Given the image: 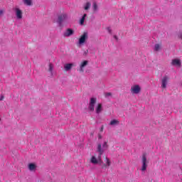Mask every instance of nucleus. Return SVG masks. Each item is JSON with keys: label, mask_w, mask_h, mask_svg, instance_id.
Returning a JSON list of instances; mask_svg holds the SVG:
<instances>
[{"label": "nucleus", "mask_w": 182, "mask_h": 182, "mask_svg": "<svg viewBox=\"0 0 182 182\" xmlns=\"http://www.w3.org/2000/svg\"><path fill=\"white\" fill-rule=\"evenodd\" d=\"M90 163L92 164H98V163H102V156L98 155L97 158H96V156H93L90 159Z\"/></svg>", "instance_id": "obj_1"}, {"label": "nucleus", "mask_w": 182, "mask_h": 182, "mask_svg": "<svg viewBox=\"0 0 182 182\" xmlns=\"http://www.w3.org/2000/svg\"><path fill=\"white\" fill-rule=\"evenodd\" d=\"M96 100L97 99L95 97L90 98V105L88 107V109L90 110V112H95V105H96Z\"/></svg>", "instance_id": "obj_2"}, {"label": "nucleus", "mask_w": 182, "mask_h": 182, "mask_svg": "<svg viewBox=\"0 0 182 182\" xmlns=\"http://www.w3.org/2000/svg\"><path fill=\"white\" fill-rule=\"evenodd\" d=\"M89 38V36L87 35V32H84L82 36H80L79 38V44L83 45L85 42H86L87 39Z\"/></svg>", "instance_id": "obj_3"}, {"label": "nucleus", "mask_w": 182, "mask_h": 182, "mask_svg": "<svg viewBox=\"0 0 182 182\" xmlns=\"http://www.w3.org/2000/svg\"><path fill=\"white\" fill-rule=\"evenodd\" d=\"M147 170V157H146V154L142 156V167L141 171H146Z\"/></svg>", "instance_id": "obj_4"}, {"label": "nucleus", "mask_w": 182, "mask_h": 182, "mask_svg": "<svg viewBox=\"0 0 182 182\" xmlns=\"http://www.w3.org/2000/svg\"><path fill=\"white\" fill-rule=\"evenodd\" d=\"M14 11L16 12V16L17 19H22V16H23L22 10H21L18 8H16L14 9Z\"/></svg>", "instance_id": "obj_5"}, {"label": "nucleus", "mask_w": 182, "mask_h": 182, "mask_svg": "<svg viewBox=\"0 0 182 182\" xmlns=\"http://www.w3.org/2000/svg\"><path fill=\"white\" fill-rule=\"evenodd\" d=\"M66 18H68V15L66 14H61L58 16V22L60 25H62V22H63V21H65V19H66Z\"/></svg>", "instance_id": "obj_6"}, {"label": "nucleus", "mask_w": 182, "mask_h": 182, "mask_svg": "<svg viewBox=\"0 0 182 182\" xmlns=\"http://www.w3.org/2000/svg\"><path fill=\"white\" fill-rule=\"evenodd\" d=\"M167 82H168V77L167 76L164 77L162 79L161 87H163L164 89H166L167 87Z\"/></svg>", "instance_id": "obj_7"}, {"label": "nucleus", "mask_w": 182, "mask_h": 182, "mask_svg": "<svg viewBox=\"0 0 182 182\" xmlns=\"http://www.w3.org/2000/svg\"><path fill=\"white\" fill-rule=\"evenodd\" d=\"M132 92L137 95V93H140V86L139 85H134L131 87Z\"/></svg>", "instance_id": "obj_8"}, {"label": "nucleus", "mask_w": 182, "mask_h": 182, "mask_svg": "<svg viewBox=\"0 0 182 182\" xmlns=\"http://www.w3.org/2000/svg\"><path fill=\"white\" fill-rule=\"evenodd\" d=\"M73 33H74V31L73 30H72V28H68L66 31L64 33V36L65 37L72 36Z\"/></svg>", "instance_id": "obj_9"}, {"label": "nucleus", "mask_w": 182, "mask_h": 182, "mask_svg": "<svg viewBox=\"0 0 182 182\" xmlns=\"http://www.w3.org/2000/svg\"><path fill=\"white\" fill-rule=\"evenodd\" d=\"M171 65L173 66H181V62L178 59L172 60Z\"/></svg>", "instance_id": "obj_10"}, {"label": "nucleus", "mask_w": 182, "mask_h": 182, "mask_svg": "<svg viewBox=\"0 0 182 182\" xmlns=\"http://www.w3.org/2000/svg\"><path fill=\"white\" fill-rule=\"evenodd\" d=\"M73 67V63H67L64 65V69L65 72H68V70H70Z\"/></svg>", "instance_id": "obj_11"}, {"label": "nucleus", "mask_w": 182, "mask_h": 182, "mask_svg": "<svg viewBox=\"0 0 182 182\" xmlns=\"http://www.w3.org/2000/svg\"><path fill=\"white\" fill-rule=\"evenodd\" d=\"M28 170H30V171H35L36 170V164H28Z\"/></svg>", "instance_id": "obj_12"}, {"label": "nucleus", "mask_w": 182, "mask_h": 182, "mask_svg": "<svg viewBox=\"0 0 182 182\" xmlns=\"http://www.w3.org/2000/svg\"><path fill=\"white\" fill-rule=\"evenodd\" d=\"M87 65V60H84L80 65V72H84L83 68H85V66Z\"/></svg>", "instance_id": "obj_13"}, {"label": "nucleus", "mask_w": 182, "mask_h": 182, "mask_svg": "<svg viewBox=\"0 0 182 182\" xmlns=\"http://www.w3.org/2000/svg\"><path fill=\"white\" fill-rule=\"evenodd\" d=\"M97 151H98L99 156H102V154H103L104 151H103V149H102V144H99L97 145Z\"/></svg>", "instance_id": "obj_14"}, {"label": "nucleus", "mask_w": 182, "mask_h": 182, "mask_svg": "<svg viewBox=\"0 0 182 182\" xmlns=\"http://www.w3.org/2000/svg\"><path fill=\"white\" fill-rule=\"evenodd\" d=\"M23 4L28 6H32V0H23Z\"/></svg>", "instance_id": "obj_15"}, {"label": "nucleus", "mask_w": 182, "mask_h": 182, "mask_svg": "<svg viewBox=\"0 0 182 182\" xmlns=\"http://www.w3.org/2000/svg\"><path fill=\"white\" fill-rule=\"evenodd\" d=\"M102 112V104H98L96 108V113L99 114Z\"/></svg>", "instance_id": "obj_16"}, {"label": "nucleus", "mask_w": 182, "mask_h": 182, "mask_svg": "<svg viewBox=\"0 0 182 182\" xmlns=\"http://www.w3.org/2000/svg\"><path fill=\"white\" fill-rule=\"evenodd\" d=\"M91 5H92V4H90V2H87V3L85 4V6H84V9H85V11H88V9H90Z\"/></svg>", "instance_id": "obj_17"}, {"label": "nucleus", "mask_w": 182, "mask_h": 182, "mask_svg": "<svg viewBox=\"0 0 182 182\" xmlns=\"http://www.w3.org/2000/svg\"><path fill=\"white\" fill-rule=\"evenodd\" d=\"M119 121L118 120H116V119H113L110 122H109V124L111 126H114V124H119Z\"/></svg>", "instance_id": "obj_18"}, {"label": "nucleus", "mask_w": 182, "mask_h": 182, "mask_svg": "<svg viewBox=\"0 0 182 182\" xmlns=\"http://www.w3.org/2000/svg\"><path fill=\"white\" fill-rule=\"evenodd\" d=\"M86 16H87V14H85L82 17V18L80 19V22L81 25H83V23H85V19L86 18Z\"/></svg>", "instance_id": "obj_19"}, {"label": "nucleus", "mask_w": 182, "mask_h": 182, "mask_svg": "<svg viewBox=\"0 0 182 182\" xmlns=\"http://www.w3.org/2000/svg\"><path fill=\"white\" fill-rule=\"evenodd\" d=\"M92 8H93V11H94L95 12H96V11H97V4H96V2H94V3H93Z\"/></svg>", "instance_id": "obj_20"}, {"label": "nucleus", "mask_w": 182, "mask_h": 182, "mask_svg": "<svg viewBox=\"0 0 182 182\" xmlns=\"http://www.w3.org/2000/svg\"><path fill=\"white\" fill-rule=\"evenodd\" d=\"M105 161H106V163H107V167H109V166H110V164H111V163H110V159H109V158L106 157V158H105Z\"/></svg>", "instance_id": "obj_21"}, {"label": "nucleus", "mask_w": 182, "mask_h": 182, "mask_svg": "<svg viewBox=\"0 0 182 182\" xmlns=\"http://www.w3.org/2000/svg\"><path fill=\"white\" fill-rule=\"evenodd\" d=\"M159 49H160V44H156L154 47V50L157 52L159 51Z\"/></svg>", "instance_id": "obj_22"}, {"label": "nucleus", "mask_w": 182, "mask_h": 182, "mask_svg": "<svg viewBox=\"0 0 182 182\" xmlns=\"http://www.w3.org/2000/svg\"><path fill=\"white\" fill-rule=\"evenodd\" d=\"M49 72H53V65H52V63L49 64V69H48Z\"/></svg>", "instance_id": "obj_23"}, {"label": "nucleus", "mask_w": 182, "mask_h": 182, "mask_svg": "<svg viewBox=\"0 0 182 182\" xmlns=\"http://www.w3.org/2000/svg\"><path fill=\"white\" fill-rule=\"evenodd\" d=\"M107 30L108 33H109L110 35H112V29H110V27H107Z\"/></svg>", "instance_id": "obj_24"}, {"label": "nucleus", "mask_w": 182, "mask_h": 182, "mask_svg": "<svg viewBox=\"0 0 182 182\" xmlns=\"http://www.w3.org/2000/svg\"><path fill=\"white\" fill-rule=\"evenodd\" d=\"M102 147H106V148H107V141H105L104 142V144H103V145H102Z\"/></svg>", "instance_id": "obj_25"}, {"label": "nucleus", "mask_w": 182, "mask_h": 182, "mask_svg": "<svg viewBox=\"0 0 182 182\" xmlns=\"http://www.w3.org/2000/svg\"><path fill=\"white\" fill-rule=\"evenodd\" d=\"M105 96H106V97L112 96V93H110V92H107V93H105Z\"/></svg>", "instance_id": "obj_26"}, {"label": "nucleus", "mask_w": 182, "mask_h": 182, "mask_svg": "<svg viewBox=\"0 0 182 182\" xmlns=\"http://www.w3.org/2000/svg\"><path fill=\"white\" fill-rule=\"evenodd\" d=\"M106 167H107L106 164H103L102 168H106Z\"/></svg>", "instance_id": "obj_27"}, {"label": "nucleus", "mask_w": 182, "mask_h": 182, "mask_svg": "<svg viewBox=\"0 0 182 182\" xmlns=\"http://www.w3.org/2000/svg\"><path fill=\"white\" fill-rule=\"evenodd\" d=\"M3 14H4V11L0 10V16H1V15H3Z\"/></svg>", "instance_id": "obj_28"}, {"label": "nucleus", "mask_w": 182, "mask_h": 182, "mask_svg": "<svg viewBox=\"0 0 182 182\" xmlns=\"http://www.w3.org/2000/svg\"><path fill=\"white\" fill-rule=\"evenodd\" d=\"M4 95H1V98H0V100H4Z\"/></svg>", "instance_id": "obj_29"}, {"label": "nucleus", "mask_w": 182, "mask_h": 182, "mask_svg": "<svg viewBox=\"0 0 182 182\" xmlns=\"http://www.w3.org/2000/svg\"><path fill=\"white\" fill-rule=\"evenodd\" d=\"M114 38L116 39V41H117L118 39L117 36H114Z\"/></svg>", "instance_id": "obj_30"}, {"label": "nucleus", "mask_w": 182, "mask_h": 182, "mask_svg": "<svg viewBox=\"0 0 182 182\" xmlns=\"http://www.w3.org/2000/svg\"><path fill=\"white\" fill-rule=\"evenodd\" d=\"M103 129H104V127H103V126L101 127V129H100V132H103Z\"/></svg>", "instance_id": "obj_31"}, {"label": "nucleus", "mask_w": 182, "mask_h": 182, "mask_svg": "<svg viewBox=\"0 0 182 182\" xmlns=\"http://www.w3.org/2000/svg\"><path fill=\"white\" fill-rule=\"evenodd\" d=\"M98 138H99V139H102V135H99V136H98Z\"/></svg>", "instance_id": "obj_32"}]
</instances>
